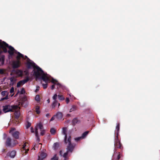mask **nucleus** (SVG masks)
<instances>
[{"mask_svg":"<svg viewBox=\"0 0 160 160\" xmlns=\"http://www.w3.org/2000/svg\"><path fill=\"white\" fill-rule=\"evenodd\" d=\"M7 48H8L9 50L8 51V52L11 55H17V61H14L12 62V65L13 68H18L20 66V63L19 61V59L22 58L24 59H27V64L28 68V59H29L30 61L33 62L28 57L25 56H24L23 55L20 53L19 52H17L13 48V47L11 46H9L5 42L2 41L0 40V49H2L3 51L5 52H7Z\"/></svg>","mask_w":160,"mask_h":160,"instance_id":"obj_1","label":"nucleus"},{"mask_svg":"<svg viewBox=\"0 0 160 160\" xmlns=\"http://www.w3.org/2000/svg\"><path fill=\"white\" fill-rule=\"evenodd\" d=\"M28 68H33L34 74L36 78L41 77L43 81L46 83L42 84V86L44 89L46 88L48 86L47 83L50 82L51 76L47 73L44 72L40 67L29 59H28Z\"/></svg>","mask_w":160,"mask_h":160,"instance_id":"obj_2","label":"nucleus"},{"mask_svg":"<svg viewBox=\"0 0 160 160\" xmlns=\"http://www.w3.org/2000/svg\"><path fill=\"white\" fill-rule=\"evenodd\" d=\"M67 129L66 128H63L62 129V132L63 135H65L64 142L67 145V152L64 153L62 155L63 157L64 158V160H66L68 153L72 152L75 147V145L72 144L71 142V137L69 136L68 137L67 133Z\"/></svg>","mask_w":160,"mask_h":160,"instance_id":"obj_3","label":"nucleus"},{"mask_svg":"<svg viewBox=\"0 0 160 160\" xmlns=\"http://www.w3.org/2000/svg\"><path fill=\"white\" fill-rule=\"evenodd\" d=\"M39 132H40V134L41 135H43L44 134L45 130L43 129L42 125L41 123L38 124L35 128L36 136H37Z\"/></svg>","mask_w":160,"mask_h":160,"instance_id":"obj_4","label":"nucleus"},{"mask_svg":"<svg viewBox=\"0 0 160 160\" xmlns=\"http://www.w3.org/2000/svg\"><path fill=\"white\" fill-rule=\"evenodd\" d=\"M51 82H52V83H53L54 84L52 86V89H53L54 88V85H57V88H61L62 89L63 88V86H62V85H61L60 83H59L57 80L54 79L53 78H52V80L51 81Z\"/></svg>","mask_w":160,"mask_h":160,"instance_id":"obj_5","label":"nucleus"},{"mask_svg":"<svg viewBox=\"0 0 160 160\" xmlns=\"http://www.w3.org/2000/svg\"><path fill=\"white\" fill-rule=\"evenodd\" d=\"M10 133H11L13 138L16 139L18 138L19 132L18 131H16L15 128H12L10 131Z\"/></svg>","mask_w":160,"mask_h":160,"instance_id":"obj_6","label":"nucleus"},{"mask_svg":"<svg viewBox=\"0 0 160 160\" xmlns=\"http://www.w3.org/2000/svg\"><path fill=\"white\" fill-rule=\"evenodd\" d=\"M11 139L10 138H8L6 141V146L9 147H13L17 143L16 141H14V142L11 143Z\"/></svg>","mask_w":160,"mask_h":160,"instance_id":"obj_7","label":"nucleus"},{"mask_svg":"<svg viewBox=\"0 0 160 160\" xmlns=\"http://www.w3.org/2000/svg\"><path fill=\"white\" fill-rule=\"evenodd\" d=\"M12 108L15 110L14 115L16 118H18L20 115V112L19 110L20 108L17 106H14L12 107Z\"/></svg>","mask_w":160,"mask_h":160,"instance_id":"obj_8","label":"nucleus"},{"mask_svg":"<svg viewBox=\"0 0 160 160\" xmlns=\"http://www.w3.org/2000/svg\"><path fill=\"white\" fill-rule=\"evenodd\" d=\"M29 80V78H27L25 79L20 81L18 82L17 84V87L19 88L21 86H22L24 84L28 81Z\"/></svg>","mask_w":160,"mask_h":160,"instance_id":"obj_9","label":"nucleus"},{"mask_svg":"<svg viewBox=\"0 0 160 160\" xmlns=\"http://www.w3.org/2000/svg\"><path fill=\"white\" fill-rule=\"evenodd\" d=\"M28 146V143H25L22 147V152L23 153H27L29 150Z\"/></svg>","mask_w":160,"mask_h":160,"instance_id":"obj_10","label":"nucleus"},{"mask_svg":"<svg viewBox=\"0 0 160 160\" xmlns=\"http://www.w3.org/2000/svg\"><path fill=\"white\" fill-rule=\"evenodd\" d=\"M3 110L5 113L12 111V109L10 108V106L9 105H6L3 107Z\"/></svg>","mask_w":160,"mask_h":160,"instance_id":"obj_11","label":"nucleus"},{"mask_svg":"<svg viewBox=\"0 0 160 160\" xmlns=\"http://www.w3.org/2000/svg\"><path fill=\"white\" fill-rule=\"evenodd\" d=\"M47 156L46 153L42 152L40 153V155L38 156V160H43Z\"/></svg>","mask_w":160,"mask_h":160,"instance_id":"obj_12","label":"nucleus"},{"mask_svg":"<svg viewBox=\"0 0 160 160\" xmlns=\"http://www.w3.org/2000/svg\"><path fill=\"white\" fill-rule=\"evenodd\" d=\"M114 145L117 148H120L121 146V144L120 142V141L117 138L115 140Z\"/></svg>","mask_w":160,"mask_h":160,"instance_id":"obj_13","label":"nucleus"},{"mask_svg":"<svg viewBox=\"0 0 160 160\" xmlns=\"http://www.w3.org/2000/svg\"><path fill=\"white\" fill-rule=\"evenodd\" d=\"M9 80L10 81V84L11 85H13L17 81L16 78L14 77L10 78Z\"/></svg>","mask_w":160,"mask_h":160,"instance_id":"obj_14","label":"nucleus"},{"mask_svg":"<svg viewBox=\"0 0 160 160\" xmlns=\"http://www.w3.org/2000/svg\"><path fill=\"white\" fill-rule=\"evenodd\" d=\"M16 154V152L15 151H12L9 152L8 153V155L11 158H13L15 156Z\"/></svg>","mask_w":160,"mask_h":160,"instance_id":"obj_15","label":"nucleus"},{"mask_svg":"<svg viewBox=\"0 0 160 160\" xmlns=\"http://www.w3.org/2000/svg\"><path fill=\"white\" fill-rule=\"evenodd\" d=\"M5 61V56L3 55H0V62H1L0 66H2L4 65Z\"/></svg>","mask_w":160,"mask_h":160,"instance_id":"obj_16","label":"nucleus"},{"mask_svg":"<svg viewBox=\"0 0 160 160\" xmlns=\"http://www.w3.org/2000/svg\"><path fill=\"white\" fill-rule=\"evenodd\" d=\"M55 116L58 119H61L62 116V114L61 112H58L56 115H55Z\"/></svg>","mask_w":160,"mask_h":160,"instance_id":"obj_17","label":"nucleus"},{"mask_svg":"<svg viewBox=\"0 0 160 160\" xmlns=\"http://www.w3.org/2000/svg\"><path fill=\"white\" fill-rule=\"evenodd\" d=\"M15 73L18 76H21L22 74V71L19 70H16L15 71Z\"/></svg>","mask_w":160,"mask_h":160,"instance_id":"obj_18","label":"nucleus"},{"mask_svg":"<svg viewBox=\"0 0 160 160\" xmlns=\"http://www.w3.org/2000/svg\"><path fill=\"white\" fill-rule=\"evenodd\" d=\"M58 105V107L59 106L60 104L59 103H58L57 102V101H54L53 102L52 104V107L53 108H54L55 107H56L57 105Z\"/></svg>","mask_w":160,"mask_h":160,"instance_id":"obj_19","label":"nucleus"},{"mask_svg":"<svg viewBox=\"0 0 160 160\" xmlns=\"http://www.w3.org/2000/svg\"><path fill=\"white\" fill-rule=\"evenodd\" d=\"M119 123L117 124V126L116 127V131H117V138H118V133H119Z\"/></svg>","mask_w":160,"mask_h":160,"instance_id":"obj_20","label":"nucleus"},{"mask_svg":"<svg viewBox=\"0 0 160 160\" xmlns=\"http://www.w3.org/2000/svg\"><path fill=\"white\" fill-rule=\"evenodd\" d=\"M88 131H86L83 133L82 135V136H81L82 138V139L84 138L88 135Z\"/></svg>","mask_w":160,"mask_h":160,"instance_id":"obj_21","label":"nucleus"},{"mask_svg":"<svg viewBox=\"0 0 160 160\" xmlns=\"http://www.w3.org/2000/svg\"><path fill=\"white\" fill-rule=\"evenodd\" d=\"M35 111L37 114H39L40 112V107L38 106H37L35 108Z\"/></svg>","mask_w":160,"mask_h":160,"instance_id":"obj_22","label":"nucleus"},{"mask_svg":"<svg viewBox=\"0 0 160 160\" xmlns=\"http://www.w3.org/2000/svg\"><path fill=\"white\" fill-rule=\"evenodd\" d=\"M76 109V106L74 105L72 106L69 110V112H71L72 111H74Z\"/></svg>","mask_w":160,"mask_h":160,"instance_id":"obj_23","label":"nucleus"},{"mask_svg":"<svg viewBox=\"0 0 160 160\" xmlns=\"http://www.w3.org/2000/svg\"><path fill=\"white\" fill-rule=\"evenodd\" d=\"M14 88L13 87H12V88L10 89V93L11 94L12 93V94L11 95V97L13 96V95H14Z\"/></svg>","mask_w":160,"mask_h":160,"instance_id":"obj_24","label":"nucleus"},{"mask_svg":"<svg viewBox=\"0 0 160 160\" xmlns=\"http://www.w3.org/2000/svg\"><path fill=\"white\" fill-rule=\"evenodd\" d=\"M25 92V91L24 88H22L20 91H18V93H19L21 94H22Z\"/></svg>","mask_w":160,"mask_h":160,"instance_id":"obj_25","label":"nucleus"},{"mask_svg":"<svg viewBox=\"0 0 160 160\" xmlns=\"http://www.w3.org/2000/svg\"><path fill=\"white\" fill-rule=\"evenodd\" d=\"M58 98L60 100H63L64 99V97L62 95H58Z\"/></svg>","mask_w":160,"mask_h":160,"instance_id":"obj_26","label":"nucleus"},{"mask_svg":"<svg viewBox=\"0 0 160 160\" xmlns=\"http://www.w3.org/2000/svg\"><path fill=\"white\" fill-rule=\"evenodd\" d=\"M35 100L37 102H39L40 100V96L38 95H36L35 98Z\"/></svg>","mask_w":160,"mask_h":160,"instance_id":"obj_27","label":"nucleus"},{"mask_svg":"<svg viewBox=\"0 0 160 160\" xmlns=\"http://www.w3.org/2000/svg\"><path fill=\"white\" fill-rule=\"evenodd\" d=\"M50 132L52 134H54L55 133L56 130L55 129L52 128L51 129Z\"/></svg>","mask_w":160,"mask_h":160,"instance_id":"obj_28","label":"nucleus"},{"mask_svg":"<svg viewBox=\"0 0 160 160\" xmlns=\"http://www.w3.org/2000/svg\"><path fill=\"white\" fill-rule=\"evenodd\" d=\"M8 92L7 91H2L1 93L2 95L3 96H5L6 94L8 95Z\"/></svg>","mask_w":160,"mask_h":160,"instance_id":"obj_29","label":"nucleus"},{"mask_svg":"<svg viewBox=\"0 0 160 160\" xmlns=\"http://www.w3.org/2000/svg\"><path fill=\"white\" fill-rule=\"evenodd\" d=\"M58 95L57 94H55L52 97V99L54 101H57L56 100L57 98Z\"/></svg>","mask_w":160,"mask_h":160,"instance_id":"obj_30","label":"nucleus"},{"mask_svg":"<svg viewBox=\"0 0 160 160\" xmlns=\"http://www.w3.org/2000/svg\"><path fill=\"white\" fill-rule=\"evenodd\" d=\"M78 122V120L77 118H75L72 120V122L74 124L77 123Z\"/></svg>","mask_w":160,"mask_h":160,"instance_id":"obj_31","label":"nucleus"},{"mask_svg":"<svg viewBox=\"0 0 160 160\" xmlns=\"http://www.w3.org/2000/svg\"><path fill=\"white\" fill-rule=\"evenodd\" d=\"M51 159L52 160H58V158L57 157L56 155H55L53 157L51 158Z\"/></svg>","mask_w":160,"mask_h":160,"instance_id":"obj_32","label":"nucleus"},{"mask_svg":"<svg viewBox=\"0 0 160 160\" xmlns=\"http://www.w3.org/2000/svg\"><path fill=\"white\" fill-rule=\"evenodd\" d=\"M82 137H78L75 138V140L76 141H78L81 139H82Z\"/></svg>","mask_w":160,"mask_h":160,"instance_id":"obj_33","label":"nucleus"},{"mask_svg":"<svg viewBox=\"0 0 160 160\" xmlns=\"http://www.w3.org/2000/svg\"><path fill=\"white\" fill-rule=\"evenodd\" d=\"M4 70L3 69H0V74H3L4 73Z\"/></svg>","mask_w":160,"mask_h":160,"instance_id":"obj_34","label":"nucleus"},{"mask_svg":"<svg viewBox=\"0 0 160 160\" xmlns=\"http://www.w3.org/2000/svg\"><path fill=\"white\" fill-rule=\"evenodd\" d=\"M8 99V95H7V96L5 97V98H2L1 99V100H5V99Z\"/></svg>","mask_w":160,"mask_h":160,"instance_id":"obj_35","label":"nucleus"},{"mask_svg":"<svg viewBox=\"0 0 160 160\" xmlns=\"http://www.w3.org/2000/svg\"><path fill=\"white\" fill-rule=\"evenodd\" d=\"M69 99L68 98H67L66 99V102L67 103H68L69 102Z\"/></svg>","mask_w":160,"mask_h":160,"instance_id":"obj_36","label":"nucleus"},{"mask_svg":"<svg viewBox=\"0 0 160 160\" xmlns=\"http://www.w3.org/2000/svg\"><path fill=\"white\" fill-rule=\"evenodd\" d=\"M55 117V115L52 118L50 119V121H52L54 119V117Z\"/></svg>","mask_w":160,"mask_h":160,"instance_id":"obj_37","label":"nucleus"},{"mask_svg":"<svg viewBox=\"0 0 160 160\" xmlns=\"http://www.w3.org/2000/svg\"><path fill=\"white\" fill-rule=\"evenodd\" d=\"M63 153L62 152V151H60V156H62V155Z\"/></svg>","mask_w":160,"mask_h":160,"instance_id":"obj_38","label":"nucleus"},{"mask_svg":"<svg viewBox=\"0 0 160 160\" xmlns=\"http://www.w3.org/2000/svg\"><path fill=\"white\" fill-rule=\"evenodd\" d=\"M57 145H58V143H55L54 144V147H56Z\"/></svg>","mask_w":160,"mask_h":160,"instance_id":"obj_39","label":"nucleus"},{"mask_svg":"<svg viewBox=\"0 0 160 160\" xmlns=\"http://www.w3.org/2000/svg\"><path fill=\"white\" fill-rule=\"evenodd\" d=\"M30 125H31L30 123H28V125L27 126V128H28V127H30Z\"/></svg>","mask_w":160,"mask_h":160,"instance_id":"obj_40","label":"nucleus"},{"mask_svg":"<svg viewBox=\"0 0 160 160\" xmlns=\"http://www.w3.org/2000/svg\"><path fill=\"white\" fill-rule=\"evenodd\" d=\"M37 138V140L38 141V142H39V138L38 136V135H37V136H36Z\"/></svg>","mask_w":160,"mask_h":160,"instance_id":"obj_41","label":"nucleus"},{"mask_svg":"<svg viewBox=\"0 0 160 160\" xmlns=\"http://www.w3.org/2000/svg\"><path fill=\"white\" fill-rule=\"evenodd\" d=\"M120 158V155H118V158H117L118 159H119Z\"/></svg>","mask_w":160,"mask_h":160,"instance_id":"obj_42","label":"nucleus"},{"mask_svg":"<svg viewBox=\"0 0 160 160\" xmlns=\"http://www.w3.org/2000/svg\"><path fill=\"white\" fill-rule=\"evenodd\" d=\"M47 102H48V103H49L50 102V100L49 99H48L47 100Z\"/></svg>","mask_w":160,"mask_h":160,"instance_id":"obj_43","label":"nucleus"},{"mask_svg":"<svg viewBox=\"0 0 160 160\" xmlns=\"http://www.w3.org/2000/svg\"><path fill=\"white\" fill-rule=\"evenodd\" d=\"M39 88V87H37L36 90H38V88Z\"/></svg>","mask_w":160,"mask_h":160,"instance_id":"obj_44","label":"nucleus"},{"mask_svg":"<svg viewBox=\"0 0 160 160\" xmlns=\"http://www.w3.org/2000/svg\"><path fill=\"white\" fill-rule=\"evenodd\" d=\"M49 115V114H47L46 115V116L47 117Z\"/></svg>","mask_w":160,"mask_h":160,"instance_id":"obj_45","label":"nucleus"},{"mask_svg":"<svg viewBox=\"0 0 160 160\" xmlns=\"http://www.w3.org/2000/svg\"><path fill=\"white\" fill-rule=\"evenodd\" d=\"M70 115L69 114H68L67 115V116H69Z\"/></svg>","mask_w":160,"mask_h":160,"instance_id":"obj_46","label":"nucleus"},{"mask_svg":"<svg viewBox=\"0 0 160 160\" xmlns=\"http://www.w3.org/2000/svg\"><path fill=\"white\" fill-rule=\"evenodd\" d=\"M18 93H17V94L15 95V97L17 96V94H18Z\"/></svg>","mask_w":160,"mask_h":160,"instance_id":"obj_47","label":"nucleus"},{"mask_svg":"<svg viewBox=\"0 0 160 160\" xmlns=\"http://www.w3.org/2000/svg\"><path fill=\"white\" fill-rule=\"evenodd\" d=\"M2 52V51H0V54Z\"/></svg>","mask_w":160,"mask_h":160,"instance_id":"obj_48","label":"nucleus"},{"mask_svg":"<svg viewBox=\"0 0 160 160\" xmlns=\"http://www.w3.org/2000/svg\"><path fill=\"white\" fill-rule=\"evenodd\" d=\"M31 129V131L32 132H33V130H32V128Z\"/></svg>","mask_w":160,"mask_h":160,"instance_id":"obj_49","label":"nucleus"},{"mask_svg":"<svg viewBox=\"0 0 160 160\" xmlns=\"http://www.w3.org/2000/svg\"><path fill=\"white\" fill-rule=\"evenodd\" d=\"M34 149H35V146H34Z\"/></svg>","mask_w":160,"mask_h":160,"instance_id":"obj_50","label":"nucleus"}]
</instances>
